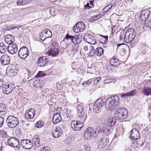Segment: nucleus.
Listing matches in <instances>:
<instances>
[{
    "label": "nucleus",
    "instance_id": "f257e3e1",
    "mask_svg": "<svg viewBox=\"0 0 151 151\" xmlns=\"http://www.w3.org/2000/svg\"><path fill=\"white\" fill-rule=\"evenodd\" d=\"M119 98L117 95L111 96L109 97L105 102V106L107 110L112 111L114 109H116L120 106L119 103Z\"/></svg>",
    "mask_w": 151,
    "mask_h": 151
},
{
    "label": "nucleus",
    "instance_id": "f03ea898",
    "mask_svg": "<svg viewBox=\"0 0 151 151\" xmlns=\"http://www.w3.org/2000/svg\"><path fill=\"white\" fill-rule=\"evenodd\" d=\"M128 111L125 108L122 107L120 105L116 109L115 113V117L117 119L123 120L127 118Z\"/></svg>",
    "mask_w": 151,
    "mask_h": 151
},
{
    "label": "nucleus",
    "instance_id": "7ed1b4c3",
    "mask_svg": "<svg viewBox=\"0 0 151 151\" xmlns=\"http://www.w3.org/2000/svg\"><path fill=\"white\" fill-rule=\"evenodd\" d=\"M136 37V32L134 29L130 28L126 31L124 37V40L127 43L132 41Z\"/></svg>",
    "mask_w": 151,
    "mask_h": 151
},
{
    "label": "nucleus",
    "instance_id": "20e7f679",
    "mask_svg": "<svg viewBox=\"0 0 151 151\" xmlns=\"http://www.w3.org/2000/svg\"><path fill=\"white\" fill-rule=\"evenodd\" d=\"M6 121L8 126L11 128L17 127L19 124L18 118L14 116H9L6 119Z\"/></svg>",
    "mask_w": 151,
    "mask_h": 151
},
{
    "label": "nucleus",
    "instance_id": "39448f33",
    "mask_svg": "<svg viewBox=\"0 0 151 151\" xmlns=\"http://www.w3.org/2000/svg\"><path fill=\"white\" fill-rule=\"evenodd\" d=\"M105 101L103 98H99L93 105V109L96 113L100 111L103 106L105 105Z\"/></svg>",
    "mask_w": 151,
    "mask_h": 151
},
{
    "label": "nucleus",
    "instance_id": "423d86ee",
    "mask_svg": "<svg viewBox=\"0 0 151 151\" xmlns=\"http://www.w3.org/2000/svg\"><path fill=\"white\" fill-rule=\"evenodd\" d=\"M65 38L67 40L70 39L71 42L76 44L79 43L82 40V37L80 36H78L77 35L74 36L70 35L68 34L66 35Z\"/></svg>",
    "mask_w": 151,
    "mask_h": 151
},
{
    "label": "nucleus",
    "instance_id": "0eeeda50",
    "mask_svg": "<svg viewBox=\"0 0 151 151\" xmlns=\"http://www.w3.org/2000/svg\"><path fill=\"white\" fill-rule=\"evenodd\" d=\"M85 29V24L81 21H79L75 24L73 28V31L76 33L83 31Z\"/></svg>",
    "mask_w": 151,
    "mask_h": 151
},
{
    "label": "nucleus",
    "instance_id": "6e6552de",
    "mask_svg": "<svg viewBox=\"0 0 151 151\" xmlns=\"http://www.w3.org/2000/svg\"><path fill=\"white\" fill-rule=\"evenodd\" d=\"M77 114L78 116L81 118L83 121H85L86 118V116L83 112V108L82 105H78L76 107Z\"/></svg>",
    "mask_w": 151,
    "mask_h": 151
},
{
    "label": "nucleus",
    "instance_id": "1a4fd4ad",
    "mask_svg": "<svg viewBox=\"0 0 151 151\" xmlns=\"http://www.w3.org/2000/svg\"><path fill=\"white\" fill-rule=\"evenodd\" d=\"M71 126L73 130L78 131L83 127V125L80 121H72L71 122Z\"/></svg>",
    "mask_w": 151,
    "mask_h": 151
},
{
    "label": "nucleus",
    "instance_id": "9d476101",
    "mask_svg": "<svg viewBox=\"0 0 151 151\" xmlns=\"http://www.w3.org/2000/svg\"><path fill=\"white\" fill-rule=\"evenodd\" d=\"M18 54L19 56L21 58L24 59L29 55L28 50L26 47L23 46L19 50Z\"/></svg>",
    "mask_w": 151,
    "mask_h": 151
},
{
    "label": "nucleus",
    "instance_id": "9b49d317",
    "mask_svg": "<svg viewBox=\"0 0 151 151\" xmlns=\"http://www.w3.org/2000/svg\"><path fill=\"white\" fill-rule=\"evenodd\" d=\"M83 39L84 41L91 45L95 44L96 42L95 37L88 34H85Z\"/></svg>",
    "mask_w": 151,
    "mask_h": 151
},
{
    "label": "nucleus",
    "instance_id": "f8f14e48",
    "mask_svg": "<svg viewBox=\"0 0 151 151\" xmlns=\"http://www.w3.org/2000/svg\"><path fill=\"white\" fill-rule=\"evenodd\" d=\"M48 58L47 56H43L39 58L37 61V65L43 67L46 65L48 62Z\"/></svg>",
    "mask_w": 151,
    "mask_h": 151
},
{
    "label": "nucleus",
    "instance_id": "ddd939ff",
    "mask_svg": "<svg viewBox=\"0 0 151 151\" xmlns=\"http://www.w3.org/2000/svg\"><path fill=\"white\" fill-rule=\"evenodd\" d=\"M21 145L23 147L26 149H30L32 145L31 141L29 139H23L21 140Z\"/></svg>",
    "mask_w": 151,
    "mask_h": 151
},
{
    "label": "nucleus",
    "instance_id": "4468645a",
    "mask_svg": "<svg viewBox=\"0 0 151 151\" xmlns=\"http://www.w3.org/2000/svg\"><path fill=\"white\" fill-rule=\"evenodd\" d=\"M130 132V137L132 140L134 139L135 140L139 138L140 137L139 133L137 129L134 128L131 130Z\"/></svg>",
    "mask_w": 151,
    "mask_h": 151
},
{
    "label": "nucleus",
    "instance_id": "2eb2a0df",
    "mask_svg": "<svg viewBox=\"0 0 151 151\" xmlns=\"http://www.w3.org/2000/svg\"><path fill=\"white\" fill-rule=\"evenodd\" d=\"M94 129L92 127H88L84 132V138L88 139L92 136L93 134Z\"/></svg>",
    "mask_w": 151,
    "mask_h": 151
},
{
    "label": "nucleus",
    "instance_id": "dca6fc26",
    "mask_svg": "<svg viewBox=\"0 0 151 151\" xmlns=\"http://www.w3.org/2000/svg\"><path fill=\"white\" fill-rule=\"evenodd\" d=\"M8 52L10 54H15L17 51V46L15 43L12 45H9L7 47Z\"/></svg>",
    "mask_w": 151,
    "mask_h": 151
},
{
    "label": "nucleus",
    "instance_id": "f3484780",
    "mask_svg": "<svg viewBox=\"0 0 151 151\" xmlns=\"http://www.w3.org/2000/svg\"><path fill=\"white\" fill-rule=\"evenodd\" d=\"M150 14L148 10H143L141 13L140 18L142 20L145 21L149 17Z\"/></svg>",
    "mask_w": 151,
    "mask_h": 151
},
{
    "label": "nucleus",
    "instance_id": "a211bd4d",
    "mask_svg": "<svg viewBox=\"0 0 151 151\" xmlns=\"http://www.w3.org/2000/svg\"><path fill=\"white\" fill-rule=\"evenodd\" d=\"M109 142V140L105 136L102 137L99 142L100 147L103 148L105 147Z\"/></svg>",
    "mask_w": 151,
    "mask_h": 151
},
{
    "label": "nucleus",
    "instance_id": "6ab92c4d",
    "mask_svg": "<svg viewBox=\"0 0 151 151\" xmlns=\"http://www.w3.org/2000/svg\"><path fill=\"white\" fill-rule=\"evenodd\" d=\"M62 130L60 127H57L52 131V134L54 137L57 138L59 137L62 134Z\"/></svg>",
    "mask_w": 151,
    "mask_h": 151
},
{
    "label": "nucleus",
    "instance_id": "aec40b11",
    "mask_svg": "<svg viewBox=\"0 0 151 151\" xmlns=\"http://www.w3.org/2000/svg\"><path fill=\"white\" fill-rule=\"evenodd\" d=\"M10 58L7 55H3L1 58L0 60L1 63L4 65H6L9 64L10 63Z\"/></svg>",
    "mask_w": 151,
    "mask_h": 151
},
{
    "label": "nucleus",
    "instance_id": "412c9836",
    "mask_svg": "<svg viewBox=\"0 0 151 151\" xmlns=\"http://www.w3.org/2000/svg\"><path fill=\"white\" fill-rule=\"evenodd\" d=\"M35 114V111L32 109H30L28 110L25 115V117L27 119H31L33 118Z\"/></svg>",
    "mask_w": 151,
    "mask_h": 151
},
{
    "label": "nucleus",
    "instance_id": "4be33fe9",
    "mask_svg": "<svg viewBox=\"0 0 151 151\" xmlns=\"http://www.w3.org/2000/svg\"><path fill=\"white\" fill-rule=\"evenodd\" d=\"M109 63L111 66L117 67L120 65V61L115 56H114L110 59Z\"/></svg>",
    "mask_w": 151,
    "mask_h": 151
},
{
    "label": "nucleus",
    "instance_id": "5701e85b",
    "mask_svg": "<svg viewBox=\"0 0 151 151\" xmlns=\"http://www.w3.org/2000/svg\"><path fill=\"white\" fill-rule=\"evenodd\" d=\"M52 35L50 31L48 29H45L40 33V36H44V40H45L47 38L50 37Z\"/></svg>",
    "mask_w": 151,
    "mask_h": 151
},
{
    "label": "nucleus",
    "instance_id": "b1692460",
    "mask_svg": "<svg viewBox=\"0 0 151 151\" xmlns=\"http://www.w3.org/2000/svg\"><path fill=\"white\" fill-rule=\"evenodd\" d=\"M13 90V88L9 84H8L7 86L4 85L2 87L3 92L5 94H8L10 93Z\"/></svg>",
    "mask_w": 151,
    "mask_h": 151
},
{
    "label": "nucleus",
    "instance_id": "393cba45",
    "mask_svg": "<svg viewBox=\"0 0 151 151\" xmlns=\"http://www.w3.org/2000/svg\"><path fill=\"white\" fill-rule=\"evenodd\" d=\"M48 53L50 55L55 57L58 54V48L56 47H52L48 51Z\"/></svg>",
    "mask_w": 151,
    "mask_h": 151
},
{
    "label": "nucleus",
    "instance_id": "a878e982",
    "mask_svg": "<svg viewBox=\"0 0 151 151\" xmlns=\"http://www.w3.org/2000/svg\"><path fill=\"white\" fill-rule=\"evenodd\" d=\"M53 123L56 124L61 121L62 118L60 114L55 113L54 115V116L52 119Z\"/></svg>",
    "mask_w": 151,
    "mask_h": 151
},
{
    "label": "nucleus",
    "instance_id": "bb28decb",
    "mask_svg": "<svg viewBox=\"0 0 151 151\" xmlns=\"http://www.w3.org/2000/svg\"><path fill=\"white\" fill-rule=\"evenodd\" d=\"M65 112L63 113L64 116H65L69 119H71L72 117V110L70 109H65Z\"/></svg>",
    "mask_w": 151,
    "mask_h": 151
},
{
    "label": "nucleus",
    "instance_id": "cd10ccee",
    "mask_svg": "<svg viewBox=\"0 0 151 151\" xmlns=\"http://www.w3.org/2000/svg\"><path fill=\"white\" fill-rule=\"evenodd\" d=\"M136 93V91L135 90H134L131 91L129 92H127L125 93H122L121 95V97L124 98L126 97L134 96Z\"/></svg>",
    "mask_w": 151,
    "mask_h": 151
},
{
    "label": "nucleus",
    "instance_id": "c85d7f7f",
    "mask_svg": "<svg viewBox=\"0 0 151 151\" xmlns=\"http://www.w3.org/2000/svg\"><path fill=\"white\" fill-rule=\"evenodd\" d=\"M116 122V118H109L107 121V124L109 127L114 125Z\"/></svg>",
    "mask_w": 151,
    "mask_h": 151
},
{
    "label": "nucleus",
    "instance_id": "c756f323",
    "mask_svg": "<svg viewBox=\"0 0 151 151\" xmlns=\"http://www.w3.org/2000/svg\"><path fill=\"white\" fill-rule=\"evenodd\" d=\"M95 52L96 55L98 56H101L103 54L104 50L101 47H98L96 49Z\"/></svg>",
    "mask_w": 151,
    "mask_h": 151
},
{
    "label": "nucleus",
    "instance_id": "7c9ffc66",
    "mask_svg": "<svg viewBox=\"0 0 151 151\" xmlns=\"http://www.w3.org/2000/svg\"><path fill=\"white\" fill-rule=\"evenodd\" d=\"M142 93L144 95L148 96L151 94V88L150 87H145L143 89Z\"/></svg>",
    "mask_w": 151,
    "mask_h": 151
},
{
    "label": "nucleus",
    "instance_id": "2f4dec72",
    "mask_svg": "<svg viewBox=\"0 0 151 151\" xmlns=\"http://www.w3.org/2000/svg\"><path fill=\"white\" fill-rule=\"evenodd\" d=\"M7 50V47H6L4 44L3 42L0 43V52L4 54L5 53Z\"/></svg>",
    "mask_w": 151,
    "mask_h": 151
},
{
    "label": "nucleus",
    "instance_id": "473e14b6",
    "mask_svg": "<svg viewBox=\"0 0 151 151\" xmlns=\"http://www.w3.org/2000/svg\"><path fill=\"white\" fill-rule=\"evenodd\" d=\"M19 141V140L17 138L14 137L13 143L12 144V147L19 148L20 146V144Z\"/></svg>",
    "mask_w": 151,
    "mask_h": 151
},
{
    "label": "nucleus",
    "instance_id": "72a5a7b5",
    "mask_svg": "<svg viewBox=\"0 0 151 151\" xmlns=\"http://www.w3.org/2000/svg\"><path fill=\"white\" fill-rule=\"evenodd\" d=\"M96 131L94 132V133L96 134L97 132L98 133L97 134L102 133V132H104V128L103 127H101L99 125H96Z\"/></svg>",
    "mask_w": 151,
    "mask_h": 151
},
{
    "label": "nucleus",
    "instance_id": "f704fd0d",
    "mask_svg": "<svg viewBox=\"0 0 151 151\" xmlns=\"http://www.w3.org/2000/svg\"><path fill=\"white\" fill-rule=\"evenodd\" d=\"M6 109V106L4 104H0V115H2L5 114Z\"/></svg>",
    "mask_w": 151,
    "mask_h": 151
},
{
    "label": "nucleus",
    "instance_id": "c9c22d12",
    "mask_svg": "<svg viewBox=\"0 0 151 151\" xmlns=\"http://www.w3.org/2000/svg\"><path fill=\"white\" fill-rule=\"evenodd\" d=\"M29 0H18L17 4L18 6H22L26 5L28 3Z\"/></svg>",
    "mask_w": 151,
    "mask_h": 151
},
{
    "label": "nucleus",
    "instance_id": "e433bc0d",
    "mask_svg": "<svg viewBox=\"0 0 151 151\" xmlns=\"http://www.w3.org/2000/svg\"><path fill=\"white\" fill-rule=\"evenodd\" d=\"M44 122L41 121H39L37 122L35 124V127L39 128L43 127L44 125Z\"/></svg>",
    "mask_w": 151,
    "mask_h": 151
},
{
    "label": "nucleus",
    "instance_id": "4c0bfd02",
    "mask_svg": "<svg viewBox=\"0 0 151 151\" xmlns=\"http://www.w3.org/2000/svg\"><path fill=\"white\" fill-rule=\"evenodd\" d=\"M5 40L7 42V43L9 45L13 44L14 42L15 41L14 38L12 37V38H6L5 39Z\"/></svg>",
    "mask_w": 151,
    "mask_h": 151
},
{
    "label": "nucleus",
    "instance_id": "58836bf2",
    "mask_svg": "<svg viewBox=\"0 0 151 151\" xmlns=\"http://www.w3.org/2000/svg\"><path fill=\"white\" fill-rule=\"evenodd\" d=\"M101 17L100 15H96L95 16H93L89 19L88 21L91 22H92L100 18Z\"/></svg>",
    "mask_w": 151,
    "mask_h": 151
},
{
    "label": "nucleus",
    "instance_id": "ea45409f",
    "mask_svg": "<svg viewBox=\"0 0 151 151\" xmlns=\"http://www.w3.org/2000/svg\"><path fill=\"white\" fill-rule=\"evenodd\" d=\"M90 50L89 51V54L91 56H93L94 55H96L95 50L93 46H91L90 47Z\"/></svg>",
    "mask_w": 151,
    "mask_h": 151
},
{
    "label": "nucleus",
    "instance_id": "a19ab883",
    "mask_svg": "<svg viewBox=\"0 0 151 151\" xmlns=\"http://www.w3.org/2000/svg\"><path fill=\"white\" fill-rule=\"evenodd\" d=\"M39 137L38 136H35L33 139L32 141L34 142L35 144L37 145H39L40 144Z\"/></svg>",
    "mask_w": 151,
    "mask_h": 151
},
{
    "label": "nucleus",
    "instance_id": "79ce46f5",
    "mask_svg": "<svg viewBox=\"0 0 151 151\" xmlns=\"http://www.w3.org/2000/svg\"><path fill=\"white\" fill-rule=\"evenodd\" d=\"M92 82V81L91 80V79L88 81H84L82 85L83 86L87 87L89 86L90 84H91Z\"/></svg>",
    "mask_w": 151,
    "mask_h": 151
},
{
    "label": "nucleus",
    "instance_id": "37998d69",
    "mask_svg": "<svg viewBox=\"0 0 151 151\" xmlns=\"http://www.w3.org/2000/svg\"><path fill=\"white\" fill-rule=\"evenodd\" d=\"M17 70L16 69H12L10 70L9 73L11 76H14L17 74Z\"/></svg>",
    "mask_w": 151,
    "mask_h": 151
},
{
    "label": "nucleus",
    "instance_id": "c03bdc74",
    "mask_svg": "<svg viewBox=\"0 0 151 151\" xmlns=\"http://www.w3.org/2000/svg\"><path fill=\"white\" fill-rule=\"evenodd\" d=\"M46 75V74L44 73L42 71H39L37 74L35 76V77L37 78L39 77L45 76Z\"/></svg>",
    "mask_w": 151,
    "mask_h": 151
},
{
    "label": "nucleus",
    "instance_id": "a18cd8bd",
    "mask_svg": "<svg viewBox=\"0 0 151 151\" xmlns=\"http://www.w3.org/2000/svg\"><path fill=\"white\" fill-rule=\"evenodd\" d=\"M34 87H36L37 88L41 87V86L40 83L39 81H35L34 83Z\"/></svg>",
    "mask_w": 151,
    "mask_h": 151
},
{
    "label": "nucleus",
    "instance_id": "49530a36",
    "mask_svg": "<svg viewBox=\"0 0 151 151\" xmlns=\"http://www.w3.org/2000/svg\"><path fill=\"white\" fill-rule=\"evenodd\" d=\"M110 4L108 5V6H107L105 7L102 10V12L103 13H105L104 14H103V16L105 14V13H106L107 12L109 11V9H109V8L108 7V6H109L110 5Z\"/></svg>",
    "mask_w": 151,
    "mask_h": 151
},
{
    "label": "nucleus",
    "instance_id": "de8ad7c7",
    "mask_svg": "<svg viewBox=\"0 0 151 151\" xmlns=\"http://www.w3.org/2000/svg\"><path fill=\"white\" fill-rule=\"evenodd\" d=\"M14 137H11L7 140L8 144L10 146L12 147V144L13 143Z\"/></svg>",
    "mask_w": 151,
    "mask_h": 151
},
{
    "label": "nucleus",
    "instance_id": "09e8293b",
    "mask_svg": "<svg viewBox=\"0 0 151 151\" xmlns=\"http://www.w3.org/2000/svg\"><path fill=\"white\" fill-rule=\"evenodd\" d=\"M50 149L48 147H44L41 149V151H50Z\"/></svg>",
    "mask_w": 151,
    "mask_h": 151
},
{
    "label": "nucleus",
    "instance_id": "8fccbe9b",
    "mask_svg": "<svg viewBox=\"0 0 151 151\" xmlns=\"http://www.w3.org/2000/svg\"><path fill=\"white\" fill-rule=\"evenodd\" d=\"M4 123V120L3 118L0 116V127H1L3 124Z\"/></svg>",
    "mask_w": 151,
    "mask_h": 151
},
{
    "label": "nucleus",
    "instance_id": "3c124183",
    "mask_svg": "<svg viewBox=\"0 0 151 151\" xmlns=\"http://www.w3.org/2000/svg\"><path fill=\"white\" fill-rule=\"evenodd\" d=\"M101 79L100 77H98L95 79L93 81V83L94 84H96L98 83L99 81Z\"/></svg>",
    "mask_w": 151,
    "mask_h": 151
},
{
    "label": "nucleus",
    "instance_id": "603ef678",
    "mask_svg": "<svg viewBox=\"0 0 151 151\" xmlns=\"http://www.w3.org/2000/svg\"><path fill=\"white\" fill-rule=\"evenodd\" d=\"M62 110V108L61 107H58L57 109L56 110L55 112L56 113H58V114H60V112H61Z\"/></svg>",
    "mask_w": 151,
    "mask_h": 151
},
{
    "label": "nucleus",
    "instance_id": "864d4df0",
    "mask_svg": "<svg viewBox=\"0 0 151 151\" xmlns=\"http://www.w3.org/2000/svg\"><path fill=\"white\" fill-rule=\"evenodd\" d=\"M73 50L74 52H77L79 50V47L75 45L73 47Z\"/></svg>",
    "mask_w": 151,
    "mask_h": 151
},
{
    "label": "nucleus",
    "instance_id": "5fc2aeb1",
    "mask_svg": "<svg viewBox=\"0 0 151 151\" xmlns=\"http://www.w3.org/2000/svg\"><path fill=\"white\" fill-rule=\"evenodd\" d=\"M58 43L56 42H53L51 43V45L53 47H58Z\"/></svg>",
    "mask_w": 151,
    "mask_h": 151
},
{
    "label": "nucleus",
    "instance_id": "6e6d98bb",
    "mask_svg": "<svg viewBox=\"0 0 151 151\" xmlns=\"http://www.w3.org/2000/svg\"><path fill=\"white\" fill-rule=\"evenodd\" d=\"M104 82L105 83H108L111 82H112V80L111 79H107L105 80Z\"/></svg>",
    "mask_w": 151,
    "mask_h": 151
},
{
    "label": "nucleus",
    "instance_id": "4d7b16f0",
    "mask_svg": "<svg viewBox=\"0 0 151 151\" xmlns=\"http://www.w3.org/2000/svg\"><path fill=\"white\" fill-rule=\"evenodd\" d=\"M84 7L85 9H88L91 8V7L89 6V4L88 3H87L86 4L85 6Z\"/></svg>",
    "mask_w": 151,
    "mask_h": 151
},
{
    "label": "nucleus",
    "instance_id": "13d9d810",
    "mask_svg": "<svg viewBox=\"0 0 151 151\" xmlns=\"http://www.w3.org/2000/svg\"><path fill=\"white\" fill-rule=\"evenodd\" d=\"M100 36L103 37V38H104L105 39V40L104 41V42L105 43L108 40V36H103V35H100Z\"/></svg>",
    "mask_w": 151,
    "mask_h": 151
},
{
    "label": "nucleus",
    "instance_id": "bf43d9fd",
    "mask_svg": "<svg viewBox=\"0 0 151 151\" xmlns=\"http://www.w3.org/2000/svg\"><path fill=\"white\" fill-rule=\"evenodd\" d=\"M1 134L3 135V137H4L6 136L7 134L6 132L4 131H2L1 132Z\"/></svg>",
    "mask_w": 151,
    "mask_h": 151
},
{
    "label": "nucleus",
    "instance_id": "052dcab7",
    "mask_svg": "<svg viewBox=\"0 0 151 151\" xmlns=\"http://www.w3.org/2000/svg\"><path fill=\"white\" fill-rule=\"evenodd\" d=\"M3 82L0 79V89L2 88L3 86L4 85H3Z\"/></svg>",
    "mask_w": 151,
    "mask_h": 151
},
{
    "label": "nucleus",
    "instance_id": "680f3d73",
    "mask_svg": "<svg viewBox=\"0 0 151 151\" xmlns=\"http://www.w3.org/2000/svg\"><path fill=\"white\" fill-rule=\"evenodd\" d=\"M69 44L68 43H65L64 45L63 46L62 48L63 49L66 48L68 46Z\"/></svg>",
    "mask_w": 151,
    "mask_h": 151
},
{
    "label": "nucleus",
    "instance_id": "e2e57ef3",
    "mask_svg": "<svg viewBox=\"0 0 151 151\" xmlns=\"http://www.w3.org/2000/svg\"><path fill=\"white\" fill-rule=\"evenodd\" d=\"M31 71H29V70H28V79L30 78V77L31 76Z\"/></svg>",
    "mask_w": 151,
    "mask_h": 151
},
{
    "label": "nucleus",
    "instance_id": "0e129e2a",
    "mask_svg": "<svg viewBox=\"0 0 151 151\" xmlns=\"http://www.w3.org/2000/svg\"><path fill=\"white\" fill-rule=\"evenodd\" d=\"M116 5V4L115 3H113L111 5L110 7H109V9H111L113 7H115Z\"/></svg>",
    "mask_w": 151,
    "mask_h": 151
},
{
    "label": "nucleus",
    "instance_id": "69168bd1",
    "mask_svg": "<svg viewBox=\"0 0 151 151\" xmlns=\"http://www.w3.org/2000/svg\"><path fill=\"white\" fill-rule=\"evenodd\" d=\"M76 71L78 73H80L82 72L81 69L80 68H78L77 69Z\"/></svg>",
    "mask_w": 151,
    "mask_h": 151
},
{
    "label": "nucleus",
    "instance_id": "338daca9",
    "mask_svg": "<svg viewBox=\"0 0 151 151\" xmlns=\"http://www.w3.org/2000/svg\"><path fill=\"white\" fill-rule=\"evenodd\" d=\"M148 27L151 29V20L149 21L148 23Z\"/></svg>",
    "mask_w": 151,
    "mask_h": 151
},
{
    "label": "nucleus",
    "instance_id": "774afa93",
    "mask_svg": "<svg viewBox=\"0 0 151 151\" xmlns=\"http://www.w3.org/2000/svg\"><path fill=\"white\" fill-rule=\"evenodd\" d=\"M6 36H8L6 38H12V37H14L11 35H6Z\"/></svg>",
    "mask_w": 151,
    "mask_h": 151
}]
</instances>
